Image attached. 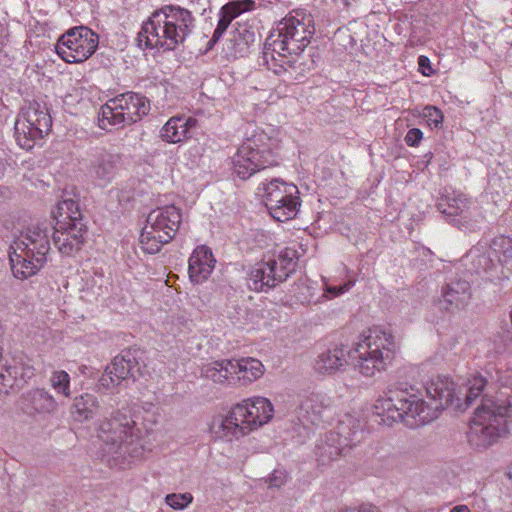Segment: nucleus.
Returning a JSON list of instances; mask_svg holds the SVG:
<instances>
[{"label": "nucleus", "mask_w": 512, "mask_h": 512, "mask_svg": "<svg viewBox=\"0 0 512 512\" xmlns=\"http://www.w3.org/2000/svg\"><path fill=\"white\" fill-rule=\"evenodd\" d=\"M358 512H380V511L377 507H370L368 509L359 510Z\"/></svg>", "instance_id": "44"}, {"label": "nucleus", "mask_w": 512, "mask_h": 512, "mask_svg": "<svg viewBox=\"0 0 512 512\" xmlns=\"http://www.w3.org/2000/svg\"><path fill=\"white\" fill-rule=\"evenodd\" d=\"M471 298V287L467 280H451L442 289V299L439 307L442 310L454 312L465 307Z\"/></svg>", "instance_id": "20"}, {"label": "nucleus", "mask_w": 512, "mask_h": 512, "mask_svg": "<svg viewBox=\"0 0 512 512\" xmlns=\"http://www.w3.org/2000/svg\"><path fill=\"white\" fill-rule=\"evenodd\" d=\"M287 479L288 474L286 471L275 469L266 479V483L269 488H280L287 482Z\"/></svg>", "instance_id": "39"}, {"label": "nucleus", "mask_w": 512, "mask_h": 512, "mask_svg": "<svg viewBox=\"0 0 512 512\" xmlns=\"http://www.w3.org/2000/svg\"><path fill=\"white\" fill-rule=\"evenodd\" d=\"M474 265L478 270L489 272L497 267L498 262L493 254H491V249L489 248L487 252L476 257Z\"/></svg>", "instance_id": "36"}, {"label": "nucleus", "mask_w": 512, "mask_h": 512, "mask_svg": "<svg viewBox=\"0 0 512 512\" xmlns=\"http://www.w3.org/2000/svg\"><path fill=\"white\" fill-rule=\"evenodd\" d=\"M422 138L423 132L418 128H412L407 132L404 140L408 146L414 147L420 143Z\"/></svg>", "instance_id": "41"}, {"label": "nucleus", "mask_w": 512, "mask_h": 512, "mask_svg": "<svg viewBox=\"0 0 512 512\" xmlns=\"http://www.w3.org/2000/svg\"><path fill=\"white\" fill-rule=\"evenodd\" d=\"M193 501L190 493H171L166 495L165 502L175 510H183Z\"/></svg>", "instance_id": "35"}, {"label": "nucleus", "mask_w": 512, "mask_h": 512, "mask_svg": "<svg viewBox=\"0 0 512 512\" xmlns=\"http://www.w3.org/2000/svg\"><path fill=\"white\" fill-rule=\"evenodd\" d=\"M491 254L498 264H508L512 261V239L506 236H499L493 239L490 245Z\"/></svg>", "instance_id": "31"}, {"label": "nucleus", "mask_w": 512, "mask_h": 512, "mask_svg": "<svg viewBox=\"0 0 512 512\" xmlns=\"http://www.w3.org/2000/svg\"><path fill=\"white\" fill-rule=\"evenodd\" d=\"M50 384L56 393L65 397L71 396L70 376L64 370L53 371L50 377Z\"/></svg>", "instance_id": "34"}, {"label": "nucleus", "mask_w": 512, "mask_h": 512, "mask_svg": "<svg viewBox=\"0 0 512 512\" xmlns=\"http://www.w3.org/2000/svg\"><path fill=\"white\" fill-rule=\"evenodd\" d=\"M423 117L430 127L438 128L443 122V114L435 106L428 105L423 109Z\"/></svg>", "instance_id": "38"}, {"label": "nucleus", "mask_w": 512, "mask_h": 512, "mask_svg": "<svg viewBox=\"0 0 512 512\" xmlns=\"http://www.w3.org/2000/svg\"><path fill=\"white\" fill-rule=\"evenodd\" d=\"M195 28L192 13L178 5H164L155 10L138 33L139 45L162 51H175L183 46Z\"/></svg>", "instance_id": "4"}, {"label": "nucleus", "mask_w": 512, "mask_h": 512, "mask_svg": "<svg viewBox=\"0 0 512 512\" xmlns=\"http://www.w3.org/2000/svg\"><path fill=\"white\" fill-rule=\"evenodd\" d=\"M201 375L217 384L235 385V370L231 360L213 361L205 364Z\"/></svg>", "instance_id": "26"}, {"label": "nucleus", "mask_w": 512, "mask_h": 512, "mask_svg": "<svg viewBox=\"0 0 512 512\" xmlns=\"http://www.w3.org/2000/svg\"><path fill=\"white\" fill-rule=\"evenodd\" d=\"M95 431L102 443L104 455L115 460L142 456L144 448L141 429L127 412L117 410L110 417L99 420Z\"/></svg>", "instance_id": "5"}, {"label": "nucleus", "mask_w": 512, "mask_h": 512, "mask_svg": "<svg viewBox=\"0 0 512 512\" xmlns=\"http://www.w3.org/2000/svg\"><path fill=\"white\" fill-rule=\"evenodd\" d=\"M98 35L90 28L79 26L69 29L57 41L55 51L67 63L87 60L97 49Z\"/></svg>", "instance_id": "16"}, {"label": "nucleus", "mask_w": 512, "mask_h": 512, "mask_svg": "<svg viewBox=\"0 0 512 512\" xmlns=\"http://www.w3.org/2000/svg\"><path fill=\"white\" fill-rule=\"evenodd\" d=\"M397 349L398 343L389 330L373 327L352 349L340 346L322 352L315 360L314 369L318 374L331 375L343 369L349 358L360 374L373 377L386 370Z\"/></svg>", "instance_id": "2"}, {"label": "nucleus", "mask_w": 512, "mask_h": 512, "mask_svg": "<svg viewBox=\"0 0 512 512\" xmlns=\"http://www.w3.org/2000/svg\"><path fill=\"white\" fill-rule=\"evenodd\" d=\"M418 64L421 68H428L430 72H432L431 66H430V60L428 57L421 55L418 58Z\"/></svg>", "instance_id": "42"}, {"label": "nucleus", "mask_w": 512, "mask_h": 512, "mask_svg": "<svg viewBox=\"0 0 512 512\" xmlns=\"http://www.w3.org/2000/svg\"><path fill=\"white\" fill-rule=\"evenodd\" d=\"M450 512H470V510L465 505H459L454 507Z\"/></svg>", "instance_id": "43"}, {"label": "nucleus", "mask_w": 512, "mask_h": 512, "mask_svg": "<svg viewBox=\"0 0 512 512\" xmlns=\"http://www.w3.org/2000/svg\"><path fill=\"white\" fill-rule=\"evenodd\" d=\"M314 33L312 15L303 10L293 11L267 37L262 56L263 64L277 75L286 72L310 43Z\"/></svg>", "instance_id": "3"}, {"label": "nucleus", "mask_w": 512, "mask_h": 512, "mask_svg": "<svg viewBox=\"0 0 512 512\" xmlns=\"http://www.w3.org/2000/svg\"><path fill=\"white\" fill-rule=\"evenodd\" d=\"M335 2H338V3H341L345 6H348L349 5V0H334Z\"/></svg>", "instance_id": "45"}, {"label": "nucleus", "mask_w": 512, "mask_h": 512, "mask_svg": "<svg viewBox=\"0 0 512 512\" xmlns=\"http://www.w3.org/2000/svg\"><path fill=\"white\" fill-rule=\"evenodd\" d=\"M52 119L45 105L33 101L26 106L15 122V139L25 149H32L44 134H48Z\"/></svg>", "instance_id": "15"}, {"label": "nucleus", "mask_w": 512, "mask_h": 512, "mask_svg": "<svg viewBox=\"0 0 512 512\" xmlns=\"http://www.w3.org/2000/svg\"><path fill=\"white\" fill-rule=\"evenodd\" d=\"M441 213L451 218V223L460 229H471L480 215L474 203L465 195L446 197L438 204Z\"/></svg>", "instance_id": "19"}, {"label": "nucleus", "mask_w": 512, "mask_h": 512, "mask_svg": "<svg viewBox=\"0 0 512 512\" xmlns=\"http://www.w3.org/2000/svg\"><path fill=\"white\" fill-rule=\"evenodd\" d=\"M324 281V293L321 295L319 299L313 300L312 298H305V302L308 304H317L322 300H329L335 297H338L346 292H348L355 284L354 280H348L343 285L340 286H330L327 284L326 279L323 278Z\"/></svg>", "instance_id": "33"}, {"label": "nucleus", "mask_w": 512, "mask_h": 512, "mask_svg": "<svg viewBox=\"0 0 512 512\" xmlns=\"http://www.w3.org/2000/svg\"><path fill=\"white\" fill-rule=\"evenodd\" d=\"M21 369L20 373L17 365H5V371L0 373V393L8 394L10 389L19 385L20 381H25V377L33 374L31 367Z\"/></svg>", "instance_id": "30"}, {"label": "nucleus", "mask_w": 512, "mask_h": 512, "mask_svg": "<svg viewBox=\"0 0 512 512\" xmlns=\"http://www.w3.org/2000/svg\"><path fill=\"white\" fill-rule=\"evenodd\" d=\"M196 122L192 117H171L161 128L160 138L168 143H180L188 138L189 130L195 127Z\"/></svg>", "instance_id": "24"}, {"label": "nucleus", "mask_w": 512, "mask_h": 512, "mask_svg": "<svg viewBox=\"0 0 512 512\" xmlns=\"http://www.w3.org/2000/svg\"><path fill=\"white\" fill-rule=\"evenodd\" d=\"M281 141L266 131L256 128L247 136L232 157L233 172L242 180L278 166L281 161Z\"/></svg>", "instance_id": "8"}, {"label": "nucleus", "mask_w": 512, "mask_h": 512, "mask_svg": "<svg viewBox=\"0 0 512 512\" xmlns=\"http://www.w3.org/2000/svg\"><path fill=\"white\" fill-rule=\"evenodd\" d=\"M50 250L47 224H32L20 231L14 236L9 250L14 276L25 279L35 275L47 262Z\"/></svg>", "instance_id": "7"}, {"label": "nucleus", "mask_w": 512, "mask_h": 512, "mask_svg": "<svg viewBox=\"0 0 512 512\" xmlns=\"http://www.w3.org/2000/svg\"><path fill=\"white\" fill-rule=\"evenodd\" d=\"M297 251L285 248L277 255L256 263L249 273V287L265 291L285 281L297 267Z\"/></svg>", "instance_id": "13"}, {"label": "nucleus", "mask_w": 512, "mask_h": 512, "mask_svg": "<svg viewBox=\"0 0 512 512\" xmlns=\"http://www.w3.org/2000/svg\"><path fill=\"white\" fill-rule=\"evenodd\" d=\"M508 475H509V478L512 480V466H511V467H510V469H509V473H508Z\"/></svg>", "instance_id": "46"}, {"label": "nucleus", "mask_w": 512, "mask_h": 512, "mask_svg": "<svg viewBox=\"0 0 512 512\" xmlns=\"http://www.w3.org/2000/svg\"><path fill=\"white\" fill-rule=\"evenodd\" d=\"M256 194L262 198L270 215L279 222L293 219L301 206L298 187L280 178L261 181Z\"/></svg>", "instance_id": "11"}, {"label": "nucleus", "mask_w": 512, "mask_h": 512, "mask_svg": "<svg viewBox=\"0 0 512 512\" xmlns=\"http://www.w3.org/2000/svg\"><path fill=\"white\" fill-rule=\"evenodd\" d=\"M511 423L510 402L485 394L471 420L468 441L476 449H486L509 434Z\"/></svg>", "instance_id": "6"}, {"label": "nucleus", "mask_w": 512, "mask_h": 512, "mask_svg": "<svg viewBox=\"0 0 512 512\" xmlns=\"http://www.w3.org/2000/svg\"><path fill=\"white\" fill-rule=\"evenodd\" d=\"M487 386V380L475 375L467 382V387L456 390L455 384L446 376L432 378L426 386L427 398L422 400L408 391H395L391 396L379 398L373 409L378 416H386L392 421H403L409 426L425 425L436 419L441 410L454 406L458 410L467 409Z\"/></svg>", "instance_id": "1"}, {"label": "nucleus", "mask_w": 512, "mask_h": 512, "mask_svg": "<svg viewBox=\"0 0 512 512\" xmlns=\"http://www.w3.org/2000/svg\"><path fill=\"white\" fill-rule=\"evenodd\" d=\"M118 156L106 151H100L94 156L93 174L100 184L110 182L116 173Z\"/></svg>", "instance_id": "27"}, {"label": "nucleus", "mask_w": 512, "mask_h": 512, "mask_svg": "<svg viewBox=\"0 0 512 512\" xmlns=\"http://www.w3.org/2000/svg\"><path fill=\"white\" fill-rule=\"evenodd\" d=\"M215 259L212 251L206 246L197 247L189 258V277L194 283H201L208 278L214 269Z\"/></svg>", "instance_id": "22"}, {"label": "nucleus", "mask_w": 512, "mask_h": 512, "mask_svg": "<svg viewBox=\"0 0 512 512\" xmlns=\"http://www.w3.org/2000/svg\"><path fill=\"white\" fill-rule=\"evenodd\" d=\"M330 404V399L326 395L311 394L301 401L298 409V418L303 423L318 425Z\"/></svg>", "instance_id": "23"}, {"label": "nucleus", "mask_w": 512, "mask_h": 512, "mask_svg": "<svg viewBox=\"0 0 512 512\" xmlns=\"http://www.w3.org/2000/svg\"><path fill=\"white\" fill-rule=\"evenodd\" d=\"M363 438L360 422L351 416H346L337 426V430L326 432L316 444V454L324 462L346 454Z\"/></svg>", "instance_id": "14"}, {"label": "nucleus", "mask_w": 512, "mask_h": 512, "mask_svg": "<svg viewBox=\"0 0 512 512\" xmlns=\"http://www.w3.org/2000/svg\"><path fill=\"white\" fill-rule=\"evenodd\" d=\"M108 280L103 274L95 273L86 283L87 288L96 296H101L107 291Z\"/></svg>", "instance_id": "37"}, {"label": "nucleus", "mask_w": 512, "mask_h": 512, "mask_svg": "<svg viewBox=\"0 0 512 512\" xmlns=\"http://www.w3.org/2000/svg\"><path fill=\"white\" fill-rule=\"evenodd\" d=\"M24 401L27 409L39 414L51 413L57 406L54 397L43 388L28 391L24 395Z\"/></svg>", "instance_id": "28"}, {"label": "nucleus", "mask_w": 512, "mask_h": 512, "mask_svg": "<svg viewBox=\"0 0 512 512\" xmlns=\"http://www.w3.org/2000/svg\"><path fill=\"white\" fill-rule=\"evenodd\" d=\"M219 20L216 29L213 32V36L209 41V46L216 43L226 32L231 22L237 17L235 11H233L228 4L221 7L219 11Z\"/></svg>", "instance_id": "32"}, {"label": "nucleus", "mask_w": 512, "mask_h": 512, "mask_svg": "<svg viewBox=\"0 0 512 512\" xmlns=\"http://www.w3.org/2000/svg\"><path fill=\"white\" fill-rule=\"evenodd\" d=\"M234 414L241 419L247 434L268 423L274 414L273 405L265 397H253L234 406Z\"/></svg>", "instance_id": "17"}, {"label": "nucleus", "mask_w": 512, "mask_h": 512, "mask_svg": "<svg viewBox=\"0 0 512 512\" xmlns=\"http://www.w3.org/2000/svg\"><path fill=\"white\" fill-rule=\"evenodd\" d=\"M228 6L235 11L237 17L244 12L251 11L255 8L254 0H235L227 3Z\"/></svg>", "instance_id": "40"}, {"label": "nucleus", "mask_w": 512, "mask_h": 512, "mask_svg": "<svg viewBox=\"0 0 512 512\" xmlns=\"http://www.w3.org/2000/svg\"><path fill=\"white\" fill-rule=\"evenodd\" d=\"M210 432L215 438L229 442L247 435L240 417L234 414V406L227 415H219L212 420Z\"/></svg>", "instance_id": "21"}, {"label": "nucleus", "mask_w": 512, "mask_h": 512, "mask_svg": "<svg viewBox=\"0 0 512 512\" xmlns=\"http://www.w3.org/2000/svg\"><path fill=\"white\" fill-rule=\"evenodd\" d=\"M182 223V211L174 205H166L152 210L143 227L139 243L148 254L158 253L164 244L176 235Z\"/></svg>", "instance_id": "10"}, {"label": "nucleus", "mask_w": 512, "mask_h": 512, "mask_svg": "<svg viewBox=\"0 0 512 512\" xmlns=\"http://www.w3.org/2000/svg\"><path fill=\"white\" fill-rule=\"evenodd\" d=\"M99 408V402L96 396L84 393L75 397L71 414L76 421L83 422L92 419Z\"/></svg>", "instance_id": "29"}, {"label": "nucleus", "mask_w": 512, "mask_h": 512, "mask_svg": "<svg viewBox=\"0 0 512 512\" xmlns=\"http://www.w3.org/2000/svg\"><path fill=\"white\" fill-rule=\"evenodd\" d=\"M149 110L150 102L145 96L126 92L108 100L101 107L99 126L102 129L123 128L140 120Z\"/></svg>", "instance_id": "12"}, {"label": "nucleus", "mask_w": 512, "mask_h": 512, "mask_svg": "<svg viewBox=\"0 0 512 512\" xmlns=\"http://www.w3.org/2000/svg\"><path fill=\"white\" fill-rule=\"evenodd\" d=\"M231 361L235 370V384L237 382L243 385L250 384L264 374V365L256 358L246 357Z\"/></svg>", "instance_id": "25"}, {"label": "nucleus", "mask_w": 512, "mask_h": 512, "mask_svg": "<svg viewBox=\"0 0 512 512\" xmlns=\"http://www.w3.org/2000/svg\"><path fill=\"white\" fill-rule=\"evenodd\" d=\"M139 371L140 366L136 356L131 351H124L106 367L98 380V389L109 390L130 378L135 379Z\"/></svg>", "instance_id": "18"}, {"label": "nucleus", "mask_w": 512, "mask_h": 512, "mask_svg": "<svg viewBox=\"0 0 512 512\" xmlns=\"http://www.w3.org/2000/svg\"><path fill=\"white\" fill-rule=\"evenodd\" d=\"M54 218L52 237L55 246L64 256L75 254L84 244L87 232L78 204L72 199L59 202Z\"/></svg>", "instance_id": "9"}]
</instances>
